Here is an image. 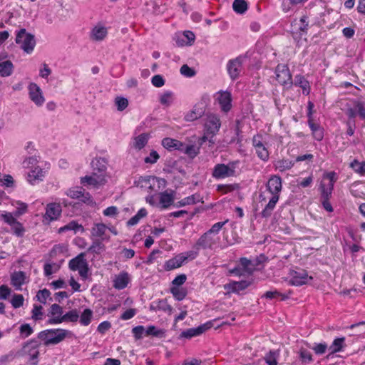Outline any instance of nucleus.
<instances>
[{
    "instance_id": "54",
    "label": "nucleus",
    "mask_w": 365,
    "mask_h": 365,
    "mask_svg": "<svg viewBox=\"0 0 365 365\" xmlns=\"http://www.w3.org/2000/svg\"><path fill=\"white\" fill-rule=\"evenodd\" d=\"M1 217L3 219V220L10 226L17 221L15 217V215L6 211H3L1 213Z\"/></svg>"
},
{
    "instance_id": "27",
    "label": "nucleus",
    "mask_w": 365,
    "mask_h": 365,
    "mask_svg": "<svg viewBox=\"0 0 365 365\" xmlns=\"http://www.w3.org/2000/svg\"><path fill=\"white\" fill-rule=\"evenodd\" d=\"M195 40V35L190 31H185L182 34L178 35L176 43L179 46H191Z\"/></svg>"
},
{
    "instance_id": "8",
    "label": "nucleus",
    "mask_w": 365,
    "mask_h": 365,
    "mask_svg": "<svg viewBox=\"0 0 365 365\" xmlns=\"http://www.w3.org/2000/svg\"><path fill=\"white\" fill-rule=\"evenodd\" d=\"M220 241V236H215L206 232L197 240L194 246V251L198 252L201 249L212 250L218 246Z\"/></svg>"
},
{
    "instance_id": "15",
    "label": "nucleus",
    "mask_w": 365,
    "mask_h": 365,
    "mask_svg": "<svg viewBox=\"0 0 365 365\" xmlns=\"http://www.w3.org/2000/svg\"><path fill=\"white\" fill-rule=\"evenodd\" d=\"M252 145L257 157L264 162L269 160V153L267 148L262 142L260 135H255L252 138Z\"/></svg>"
},
{
    "instance_id": "40",
    "label": "nucleus",
    "mask_w": 365,
    "mask_h": 365,
    "mask_svg": "<svg viewBox=\"0 0 365 365\" xmlns=\"http://www.w3.org/2000/svg\"><path fill=\"white\" fill-rule=\"evenodd\" d=\"M232 9L237 14H243L247 11L248 6L245 0H235Z\"/></svg>"
},
{
    "instance_id": "62",
    "label": "nucleus",
    "mask_w": 365,
    "mask_h": 365,
    "mask_svg": "<svg viewBox=\"0 0 365 365\" xmlns=\"http://www.w3.org/2000/svg\"><path fill=\"white\" fill-rule=\"evenodd\" d=\"M115 103L118 110L122 111L128 107V101L125 98L117 97L115 100Z\"/></svg>"
},
{
    "instance_id": "28",
    "label": "nucleus",
    "mask_w": 365,
    "mask_h": 365,
    "mask_svg": "<svg viewBox=\"0 0 365 365\" xmlns=\"http://www.w3.org/2000/svg\"><path fill=\"white\" fill-rule=\"evenodd\" d=\"M204 113V107L200 106L199 104H196L190 110L185 113L184 119L187 122H192L202 117Z\"/></svg>"
},
{
    "instance_id": "36",
    "label": "nucleus",
    "mask_w": 365,
    "mask_h": 365,
    "mask_svg": "<svg viewBox=\"0 0 365 365\" xmlns=\"http://www.w3.org/2000/svg\"><path fill=\"white\" fill-rule=\"evenodd\" d=\"M159 101L161 105L165 107L170 106L174 101V94L172 91H167L159 96Z\"/></svg>"
},
{
    "instance_id": "52",
    "label": "nucleus",
    "mask_w": 365,
    "mask_h": 365,
    "mask_svg": "<svg viewBox=\"0 0 365 365\" xmlns=\"http://www.w3.org/2000/svg\"><path fill=\"white\" fill-rule=\"evenodd\" d=\"M240 265L244 271L248 274H251L254 271V265L252 262L247 258H241Z\"/></svg>"
},
{
    "instance_id": "23",
    "label": "nucleus",
    "mask_w": 365,
    "mask_h": 365,
    "mask_svg": "<svg viewBox=\"0 0 365 365\" xmlns=\"http://www.w3.org/2000/svg\"><path fill=\"white\" fill-rule=\"evenodd\" d=\"M107 34V28L101 24H98L91 29L90 38L94 41H102L106 38Z\"/></svg>"
},
{
    "instance_id": "61",
    "label": "nucleus",
    "mask_w": 365,
    "mask_h": 365,
    "mask_svg": "<svg viewBox=\"0 0 365 365\" xmlns=\"http://www.w3.org/2000/svg\"><path fill=\"white\" fill-rule=\"evenodd\" d=\"M227 220H225L224 222H218L215 224H214L212 227L207 231L208 233H210V235H213L215 236H219L218 233L220 231V230L222 228V227L227 223Z\"/></svg>"
},
{
    "instance_id": "64",
    "label": "nucleus",
    "mask_w": 365,
    "mask_h": 365,
    "mask_svg": "<svg viewBox=\"0 0 365 365\" xmlns=\"http://www.w3.org/2000/svg\"><path fill=\"white\" fill-rule=\"evenodd\" d=\"M24 298L22 294H14L11 303L14 308H19L23 306Z\"/></svg>"
},
{
    "instance_id": "26",
    "label": "nucleus",
    "mask_w": 365,
    "mask_h": 365,
    "mask_svg": "<svg viewBox=\"0 0 365 365\" xmlns=\"http://www.w3.org/2000/svg\"><path fill=\"white\" fill-rule=\"evenodd\" d=\"M130 281V275L126 272H121L113 279V287L116 289H123L127 287Z\"/></svg>"
},
{
    "instance_id": "34",
    "label": "nucleus",
    "mask_w": 365,
    "mask_h": 365,
    "mask_svg": "<svg viewBox=\"0 0 365 365\" xmlns=\"http://www.w3.org/2000/svg\"><path fill=\"white\" fill-rule=\"evenodd\" d=\"M108 227L103 223H96L91 229V235L93 237H99L102 240L106 238V232Z\"/></svg>"
},
{
    "instance_id": "19",
    "label": "nucleus",
    "mask_w": 365,
    "mask_h": 365,
    "mask_svg": "<svg viewBox=\"0 0 365 365\" xmlns=\"http://www.w3.org/2000/svg\"><path fill=\"white\" fill-rule=\"evenodd\" d=\"M242 58L238 57L230 60L227 65L228 73L232 79L237 78L242 71Z\"/></svg>"
},
{
    "instance_id": "24",
    "label": "nucleus",
    "mask_w": 365,
    "mask_h": 365,
    "mask_svg": "<svg viewBox=\"0 0 365 365\" xmlns=\"http://www.w3.org/2000/svg\"><path fill=\"white\" fill-rule=\"evenodd\" d=\"M211 327L210 323H205L203 324L196 328H190L187 330L183 331L180 336L187 338V339H191L192 337L199 336L204 333L205 331L209 329Z\"/></svg>"
},
{
    "instance_id": "57",
    "label": "nucleus",
    "mask_w": 365,
    "mask_h": 365,
    "mask_svg": "<svg viewBox=\"0 0 365 365\" xmlns=\"http://www.w3.org/2000/svg\"><path fill=\"white\" fill-rule=\"evenodd\" d=\"M79 318V314L76 309H73L64 314L65 322H76Z\"/></svg>"
},
{
    "instance_id": "31",
    "label": "nucleus",
    "mask_w": 365,
    "mask_h": 365,
    "mask_svg": "<svg viewBox=\"0 0 365 365\" xmlns=\"http://www.w3.org/2000/svg\"><path fill=\"white\" fill-rule=\"evenodd\" d=\"M66 231H73V232L76 234L78 232L83 233L84 232L85 230L81 224H78L77 222L73 220L63 227H60L58 230L59 232H64Z\"/></svg>"
},
{
    "instance_id": "33",
    "label": "nucleus",
    "mask_w": 365,
    "mask_h": 365,
    "mask_svg": "<svg viewBox=\"0 0 365 365\" xmlns=\"http://www.w3.org/2000/svg\"><path fill=\"white\" fill-rule=\"evenodd\" d=\"M149 135L148 133H142L135 137L133 140V146L136 150H141L143 148L149 140Z\"/></svg>"
},
{
    "instance_id": "17",
    "label": "nucleus",
    "mask_w": 365,
    "mask_h": 365,
    "mask_svg": "<svg viewBox=\"0 0 365 365\" xmlns=\"http://www.w3.org/2000/svg\"><path fill=\"white\" fill-rule=\"evenodd\" d=\"M290 277V283L294 286H301L307 283L312 279V277L309 276L307 272L304 269L292 271Z\"/></svg>"
},
{
    "instance_id": "63",
    "label": "nucleus",
    "mask_w": 365,
    "mask_h": 365,
    "mask_svg": "<svg viewBox=\"0 0 365 365\" xmlns=\"http://www.w3.org/2000/svg\"><path fill=\"white\" fill-rule=\"evenodd\" d=\"M51 73V69L46 63H43L39 68V76L43 79H48Z\"/></svg>"
},
{
    "instance_id": "25",
    "label": "nucleus",
    "mask_w": 365,
    "mask_h": 365,
    "mask_svg": "<svg viewBox=\"0 0 365 365\" xmlns=\"http://www.w3.org/2000/svg\"><path fill=\"white\" fill-rule=\"evenodd\" d=\"M27 282V277L25 272L22 271H16L11 275V284L16 290H21L22 285Z\"/></svg>"
},
{
    "instance_id": "51",
    "label": "nucleus",
    "mask_w": 365,
    "mask_h": 365,
    "mask_svg": "<svg viewBox=\"0 0 365 365\" xmlns=\"http://www.w3.org/2000/svg\"><path fill=\"white\" fill-rule=\"evenodd\" d=\"M170 292L173 297L178 301L183 299L186 296V290L184 288L178 287H173Z\"/></svg>"
},
{
    "instance_id": "47",
    "label": "nucleus",
    "mask_w": 365,
    "mask_h": 365,
    "mask_svg": "<svg viewBox=\"0 0 365 365\" xmlns=\"http://www.w3.org/2000/svg\"><path fill=\"white\" fill-rule=\"evenodd\" d=\"M250 285V282L247 281L232 282L229 284V287L232 292H239L245 289Z\"/></svg>"
},
{
    "instance_id": "6",
    "label": "nucleus",
    "mask_w": 365,
    "mask_h": 365,
    "mask_svg": "<svg viewBox=\"0 0 365 365\" xmlns=\"http://www.w3.org/2000/svg\"><path fill=\"white\" fill-rule=\"evenodd\" d=\"M338 180V175L334 171L325 172L322 178L319 190L322 197L329 198L334 190V183Z\"/></svg>"
},
{
    "instance_id": "48",
    "label": "nucleus",
    "mask_w": 365,
    "mask_h": 365,
    "mask_svg": "<svg viewBox=\"0 0 365 365\" xmlns=\"http://www.w3.org/2000/svg\"><path fill=\"white\" fill-rule=\"evenodd\" d=\"M24 351L27 353L30 356L31 359H36L38 356V351L36 346L33 343H28L24 347Z\"/></svg>"
},
{
    "instance_id": "13",
    "label": "nucleus",
    "mask_w": 365,
    "mask_h": 365,
    "mask_svg": "<svg viewBox=\"0 0 365 365\" xmlns=\"http://www.w3.org/2000/svg\"><path fill=\"white\" fill-rule=\"evenodd\" d=\"M277 81L283 86H291L292 84V75L287 65L279 64L275 70Z\"/></svg>"
},
{
    "instance_id": "46",
    "label": "nucleus",
    "mask_w": 365,
    "mask_h": 365,
    "mask_svg": "<svg viewBox=\"0 0 365 365\" xmlns=\"http://www.w3.org/2000/svg\"><path fill=\"white\" fill-rule=\"evenodd\" d=\"M180 151L193 158L197 155L199 148L194 145H187L182 143Z\"/></svg>"
},
{
    "instance_id": "60",
    "label": "nucleus",
    "mask_w": 365,
    "mask_h": 365,
    "mask_svg": "<svg viewBox=\"0 0 365 365\" xmlns=\"http://www.w3.org/2000/svg\"><path fill=\"white\" fill-rule=\"evenodd\" d=\"M103 250V245L99 241L93 242L88 251L92 253L100 254Z\"/></svg>"
},
{
    "instance_id": "58",
    "label": "nucleus",
    "mask_w": 365,
    "mask_h": 365,
    "mask_svg": "<svg viewBox=\"0 0 365 365\" xmlns=\"http://www.w3.org/2000/svg\"><path fill=\"white\" fill-rule=\"evenodd\" d=\"M0 183L3 186L11 187H13L14 181L11 175L0 174Z\"/></svg>"
},
{
    "instance_id": "14",
    "label": "nucleus",
    "mask_w": 365,
    "mask_h": 365,
    "mask_svg": "<svg viewBox=\"0 0 365 365\" xmlns=\"http://www.w3.org/2000/svg\"><path fill=\"white\" fill-rule=\"evenodd\" d=\"M46 173V170L40 165L27 171L26 179L29 184L35 185L43 180Z\"/></svg>"
},
{
    "instance_id": "12",
    "label": "nucleus",
    "mask_w": 365,
    "mask_h": 365,
    "mask_svg": "<svg viewBox=\"0 0 365 365\" xmlns=\"http://www.w3.org/2000/svg\"><path fill=\"white\" fill-rule=\"evenodd\" d=\"M215 104L217 103L220 110L227 113L232 108V96L228 91H220L214 95Z\"/></svg>"
},
{
    "instance_id": "9",
    "label": "nucleus",
    "mask_w": 365,
    "mask_h": 365,
    "mask_svg": "<svg viewBox=\"0 0 365 365\" xmlns=\"http://www.w3.org/2000/svg\"><path fill=\"white\" fill-rule=\"evenodd\" d=\"M16 42L19 44L21 48L27 53H31L34 51L36 45L34 36L27 33L25 29H21L18 32Z\"/></svg>"
},
{
    "instance_id": "39",
    "label": "nucleus",
    "mask_w": 365,
    "mask_h": 365,
    "mask_svg": "<svg viewBox=\"0 0 365 365\" xmlns=\"http://www.w3.org/2000/svg\"><path fill=\"white\" fill-rule=\"evenodd\" d=\"M279 356L278 350L269 351L264 356V361L267 365H277V360Z\"/></svg>"
},
{
    "instance_id": "7",
    "label": "nucleus",
    "mask_w": 365,
    "mask_h": 365,
    "mask_svg": "<svg viewBox=\"0 0 365 365\" xmlns=\"http://www.w3.org/2000/svg\"><path fill=\"white\" fill-rule=\"evenodd\" d=\"M197 257V251H187L180 253L173 258L165 262L164 268L165 270L170 271L180 267L184 263L188 260H192Z\"/></svg>"
},
{
    "instance_id": "22",
    "label": "nucleus",
    "mask_w": 365,
    "mask_h": 365,
    "mask_svg": "<svg viewBox=\"0 0 365 365\" xmlns=\"http://www.w3.org/2000/svg\"><path fill=\"white\" fill-rule=\"evenodd\" d=\"M106 182V179L102 175H98L96 172H93L91 175H86L81 178V183L83 185H91L98 187Z\"/></svg>"
},
{
    "instance_id": "59",
    "label": "nucleus",
    "mask_w": 365,
    "mask_h": 365,
    "mask_svg": "<svg viewBox=\"0 0 365 365\" xmlns=\"http://www.w3.org/2000/svg\"><path fill=\"white\" fill-rule=\"evenodd\" d=\"M13 232L18 237L24 235L25 230L21 222L16 221L12 225L10 226Z\"/></svg>"
},
{
    "instance_id": "38",
    "label": "nucleus",
    "mask_w": 365,
    "mask_h": 365,
    "mask_svg": "<svg viewBox=\"0 0 365 365\" xmlns=\"http://www.w3.org/2000/svg\"><path fill=\"white\" fill-rule=\"evenodd\" d=\"M14 66L11 61H5L0 63V75L3 77H7L11 75Z\"/></svg>"
},
{
    "instance_id": "45",
    "label": "nucleus",
    "mask_w": 365,
    "mask_h": 365,
    "mask_svg": "<svg viewBox=\"0 0 365 365\" xmlns=\"http://www.w3.org/2000/svg\"><path fill=\"white\" fill-rule=\"evenodd\" d=\"M350 167L354 170L355 173L361 175H365V161L354 160L350 163Z\"/></svg>"
},
{
    "instance_id": "35",
    "label": "nucleus",
    "mask_w": 365,
    "mask_h": 365,
    "mask_svg": "<svg viewBox=\"0 0 365 365\" xmlns=\"http://www.w3.org/2000/svg\"><path fill=\"white\" fill-rule=\"evenodd\" d=\"M294 85L302 88L304 94L308 95L310 93L309 83L303 76H295Z\"/></svg>"
},
{
    "instance_id": "4",
    "label": "nucleus",
    "mask_w": 365,
    "mask_h": 365,
    "mask_svg": "<svg viewBox=\"0 0 365 365\" xmlns=\"http://www.w3.org/2000/svg\"><path fill=\"white\" fill-rule=\"evenodd\" d=\"M69 334V331L63 329H51L40 333V338L45 345L57 344L62 341Z\"/></svg>"
},
{
    "instance_id": "37",
    "label": "nucleus",
    "mask_w": 365,
    "mask_h": 365,
    "mask_svg": "<svg viewBox=\"0 0 365 365\" xmlns=\"http://www.w3.org/2000/svg\"><path fill=\"white\" fill-rule=\"evenodd\" d=\"M294 165V163L292 160H289V159H282L276 161L274 165L276 170H278L279 172H284L290 170Z\"/></svg>"
},
{
    "instance_id": "53",
    "label": "nucleus",
    "mask_w": 365,
    "mask_h": 365,
    "mask_svg": "<svg viewBox=\"0 0 365 365\" xmlns=\"http://www.w3.org/2000/svg\"><path fill=\"white\" fill-rule=\"evenodd\" d=\"M83 191L82 187H76L68 189L66 192V195L73 199H80L82 192Z\"/></svg>"
},
{
    "instance_id": "1",
    "label": "nucleus",
    "mask_w": 365,
    "mask_h": 365,
    "mask_svg": "<svg viewBox=\"0 0 365 365\" xmlns=\"http://www.w3.org/2000/svg\"><path fill=\"white\" fill-rule=\"evenodd\" d=\"M282 187L281 178L276 175H272L266 184V190L259 195L260 202L265 204L261 212L262 217L267 218L271 216L279 201Z\"/></svg>"
},
{
    "instance_id": "43",
    "label": "nucleus",
    "mask_w": 365,
    "mask_h": 365,
    "mask_svg": "<svg viewBox=\"0 0 365 365\" xmlns=\"http://www.w3.org/2000/svg\"><path fill=\"white\" fill-rule=\"evenodd\" d=\"M148 212L145 208H141L138 210L137 214L132 217L127 222L128 226L135 225L139 221L147 215Z\"/></svg>"
},
{
    "instance_id": "29",
    "label": "nucleus",
    "mask_w": 365,
    "mask_h": 365,
    "mask_svg": "<svg viewBox=\"0 0 365 365\" xmlns=\"http://www.w3.org/2000/svg\"><path fill=\"white\" fill-rule=\"evenodd\" d=\"M162 145L169 151H180L182 146V142L171 138H165L162 140Z\"/></svg>"
},
{
    "instance_id": "10",
    "label": "nucleus",
    "mask_w": 365,
    "mask_h": 365,
    "mask_svg": "<svg viewBox=\"0 0 365 365\" xmlns=\"http://www.w3.org/2000/svg\"><path fill=\"white\" fill-rule=\"evenodd\" d=\"M27 88L29 99L37 107H41L44 104L46 98L40 86L36 83L31 82L29 83Z\"/></svg>"
},
{
    "instance_id": "32",
    "label": "nucleus",
    "mask_w": 365,
    "mask_h": 365,
    "mask_svg": "<svg viewBox=\"0 0 365 365\" xmlns=\"http://www.w3.org/2000/svg\"><path fill=\"white\" fill-rule=\"evenodd\" d=\"M22 167L27 171L40 166L38 157L36 155L26 156L22 161Z\"/></svg>"
},
{
    "instance_id": "21",
    "label": "nucleus",
    "mask_w": 365,
    "mask_h": 365,
    "mask_svg": "<svg viewBox=\"0 0 365 365\" xmlns=\"http://www.w3.org/2000/svg\"><path fill=\"white\" fill-rule=\"evenodd\" d=\"M156 199L157 205L155 206L159 205L161 208L166 209L174 202V192L173 190H165L160 192L158 196H156Z\"/></svg>"
},
{
    "instance_id": "5",
    "label": "nucleus",
    "mask_w": 365,
    "mask_h": 365,
    "mask_svg": "<svg viewBox=\"0 0 365 365\" xmlns=\"http://www.w3.org/2000/svg\"><path fill=\"white\" fill-rule=\"evenodd\" d=\"M237 164V161H232L227 164L215 165L212 173V178L220 180L235 176Z\"/></svg>"
},
{
    "instance_id": "11",
    "label": "nucleus",
    "mask_w": 365,
    "mask_h": 365,
    "mask_svg": "<svg viewBox=\"0 0 365 365\" xmlns=\"http://www.w3.org/2000/svg\"><path fill=\"white\" fill-rule=\"evenodd\" d=\"M86 253L82 252L69 262V267L73 271H78L79 274L86 277L88 274V264L86 259Z\"/></svg>"
},
{
    "instance_id": "55",
    "label": "nucleus",
    "mask_w": 365,
    "mask_h": 365,
    "mask_svg": "<svg viewBox=\"0 0 365 365\" xmlns=\"http://www.w3.org/2000/svg\"><path fill=\"white\" fill-rule=\"evenodd\" d=\"M13 205L16 208V211L15 212V216L18 217L23 214H24L27 210V205L21 201H16Z\"/></svg>"
},
{
    "instance_id": "16",
    "label": "nucleus",
    "mask_w": 365,
    "mask_h": 365,
    "mask_svg": "<svg viewBox=\"0 0 365 365\" xmlns=\"http://www.w3.org/2000/svg\"><path fill=\"white\" fill-rule=\"evenodd\" d=\"M49 324H58L62 322H65V319L63 309L61 306L57 304H53L50 308V311L48 314Z\"/></svg>"
},
{
    "instance_id": "42",
    "label": "nucleus",
    "mask_w": 365,
    "mask_h": 365,
    "mask_svg": "<svg viewBox=\"0 0 365 365\" xmlns=\"http://www.w3.org/2000/svg\"><path fill=\"white\" fill-rule=\"evenodd\" d=\"M93 311L90 309H86L79 316V322L81 325L88 326L92 319Z\"/></svg>"
},
{
    "instance_id": "56",
    "label": "nucleus",
    "mask_w": 365,
    "mask_h": 365,
    "mask_svg": "<svg viewBox=\"0 0 365 365\" xmlns=\"http://www.w3.org/2000/svg\"><path fill=\"white\" fill-rule=\"evenodd\" d=\"M299 357L303 363H310L313 360L311 352L303 348L299 350Z\"/></svg>"
},
{
    "instance_id": "49",
    "label": "nucleus",
    "mask_w": 365,
    "mask_h": 365,
    "mask_svg": "<svg viewBox=\"0 0 365 365\" xmlns=\"http://www.w3.org/2000/svg\"><path fill=\"white\" fill-rule=\"evenodd\" d=\"M344 343V338H338L334 340L332 344L329 347V351L331 354L339 352L342 350Z\"/></svg>"
},
{
    "instance_id": "41",
    "label": "nucleus",
    "mask_w": 365,
    "mask_h": 365,
    "mask_svg": "<svg viewBox=\"0 0 365 365\" xmlns=\"http://www.w3.org/2000/svg\"><path fill=\"white\" fill-rule=\"evenodd\" d=\"M200 202V197L197 195H192L191 196H188L178 201L176 204V207H183L189 205H194L197 202Z\"/></svg>"
},
{
    "instance_id": "18",
    "label": "nucleus",
    "mask_w": 365,
    "mask_h": 365,
    "mask_svg": "<svg viewBox=\"0 0 365 365\" xmlns=\"http://www.w3.org/2000/svg\"><path fill=\"white\" fill-rule=\"evenodd\" d=\"M61 206L60 203H48L46 207L44 218L48 221H53L58 219L61 215Z\"/></svg>"
},
{
    "instance_id": "2",
    "label": "nucleus",
    "mask_w": 365,
    "mask_h": 365,
    "mask_svg": "<svg viewBox=\"0 0 365 365\" xmlns=\"http://www.w3.org/2000/svg\"><path fill=\"white\" fill-rule=\"evenodd\" d=\"M141 182L142 187L148 189V191L150 192L145 198L146 202L151 205H157L156 195L154 193H157L166 187V180L155 176H147L143 178Z\"/></svg>"
},
{
    "instance_id": "20",
    "label": "nucleus",
    "mask_w": 365,
    "mask_h": 365,
    "mask_svg": "<svg viewBox=\"0 0 365 365\" xmlns=\"http://www.w3.org/2000/svg\"><path fill=\"white\" fill-rule=\"evenodd\" d=\"M346 115L349 118L359 116L361 119L365 120V101H356L353 108L347 109Z\"/></svg>"
},
{
    "instance_id": "50",
    "label": "nucleus",
    "mask_w": 365,
    "mask_h": 365,
    "mask_svg": "<svg viewBox=\"0 0 365 365\" xmlns=\"http://www.w3.org/2000/svg\"><path fill=\"white\" fill-rule=\"evenodd\" d=\"M238 188L237 184H220L217 186V190L222 194L231 192Z\"/></svg>"
},
{
    "instance_id": "3",
    "label": "nucleus",
    "mask_w": 365,
    "mask_h": 365,
    "mask_svg": "<svg viewBox=\"0 0 365 365\" xmlns=\"http://www.w3.org/2000/svg\"><path fill=\"white\" fill-rule=\"evenodd\" d=\"M221 126L220 116L215 113H209L206 115L204 125V135L200 138L201 144L209 141L210 144H214L213 137L215 135Z\"/></svg>"
},
{
    "instance_id": "30",
    "label": "nucleus",
    "mask_w": 365,
    "mask_h": 365,
    "mask_svg": "<svg viewBox=\"0 0 365 365\" xmlns=\"http://www.w3.org/2000/svg\"><path fill=\"white\" fill-rule=\"evenodd\" d=\"M92 168L93 172H96L98 175H102L104 178H106V165L102 158H96L92 161Z\"/></svg>"
},
{
    "instance_id": "44",
    "label": "nucleus",
    "mask_w": 365,
    "mask_h": 365,
    "mask_svg": "<svg viewBox=\"0 0 365 365\" xmlns=\"http://www.w3.org/2000/svg\"><path fill=\"white\" fill-rule=\"evenodd\" d=\"M165 330L158 329L153 325L148 326L145 330V336L163 337L165 336Z\"/></svg>"
}]
</instances>
